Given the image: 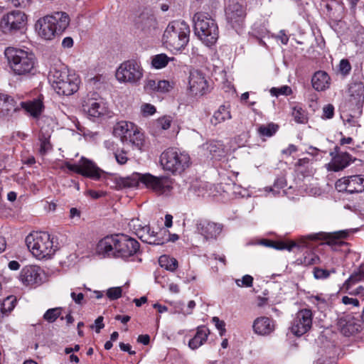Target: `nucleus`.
Returning a JSON list of instances; mask_svg holds the SVG:
<instances>
[{
	"instance_id": "f257e3e1",
	"label": "nucleus",
	"mask_w": 364,
	"mask_h": 364,
	"mask_svg": "<svg viewBox=\"0 0 364 364\" xmlns=\"http://www.w3.org/2000/svg\"><path fill=\"white\" fill-rule=\"evenodd\" d=\"M139 242L125 235L107 236L99 241L97 252L104 257L127 259L139 250Z\"/></svg>"
},
{
	"instance_id": "f03ea898",
	"label": "nucleus",
	"mask_w": 364,
	"mask_h": 364,
	"mask_svg": "<svg viewBox=\"0 0 364 364\" xmlns=\"http://www.w3.org/2000/svg\"><path fill=\"white\" fill-rule=\"evenodd\" d=\"M70 23L69 16L65 12H55L40 18L36 23L39 36L50 41L61 35Z\"/></svg>"
},
{
	"instance_id": "7ed1b4c3",
	"label": "nucleus",
	"mask_w": 364,
	"mask_h": 364,
	"mask_svg": "<svg viewBox=\"0 0 364 364\" xmlns=\"http://www.w3.org/2000/svg\"><path fill=\"white\" fill-rule=\"evenodd\" d=\"M5 55L16 75H24L31 73L34 70L36 58L32 53L10 47L6 49Z\"/></svg>"
},
{
	"instance_id": "20e7f679",
	"label": "nucleus",
	"mask_w": 364,
	"mask_h": 364,
	"mask_svg": "<svg viewBox=\"0 0 364 364\" xmlns=\"http://www.w3.org/2000/svg\"><path fill=\"white\" fill-rule=\"evenodd\" d=\"M190 28L182 21H173L166 27L163 41L171 50H180L185 48L189 41Z\"/></svg>"
},
{
	"instance_id": "39448f33",
	"label": "nucleus",
	"mask_w": 364,
	"mask_h": 364,
	"mask_svg": "<svg viewBox=\"0 0 364 364\" xmlns=\"http://www.w3.org/2000/svg\"><path fill=\"white\" fill-rule=\"evenodd\" d=\"M196 35L208 46L214 45L218 38V28L215 21L203 13L193 16Z\"/></svg>"
},
{
	"instance_id": "423d86ee",
	"label": "nucleus",
	"mask_w": 364,
	"mask_h": 364,
	"mask_svg": "<svg viewBox=\"0 0 364 364\" xmlns=\"http://www.w3.org/2000/svg\"><path fill=\"white\" fill-rule=\"evenodd\" d=\"M49 76L54 90L60 95L69 96L78 90L80 79L75 74L53 68L50 70Z\"/></svg>"
},
{
	"instance_id": "0eeeda50",
	"label": "nucleus",
	"mask_w": 364,
	"mask_h": 364,
	"mask_svg": "<svg viewBox=\"0 0 364 364\" xmlns=\"http://www.w3.org/2000/svg\"><path fill=\"white\" fill-rule=\"evenodd\" d=\"M160 163L165 171L181 174L189 166L190 156L176 148H168L161 154Z\"/></svg>"
},
{
	"instance_id": "6e6552de",
	"label": "nucleus",
	"mask_w": 364,
	"mask_h": 364,
	"mask_svg": "<svg viewBox=\"0 0 364 364\" xmlns=\"http://www.w3.org/2000/svg\"><path fill=\"white\" fill-rule=\"evenodd\" d=\"M26 243L34 257L38 259L49 257L54 254L55 249L48 232H36L26 237Z\"/></svg>"
},
{
	"instance_id": "1a4fd4ad",
	"label": "nucleus",
	"mask_w": 364,
	"mask_h": 364,
	"mask_svg": "<svg viewBox=\"0 0 364 364\" xmlns=\"http://www.w3.org/2000/svg\"><path fill=\"white\" fill-rule=\"evenodd\" d=\"M143 73L140 63L131 59L121 63L116 71V77L119 82L135 85L142 78Z\"/></svg>"
},
{
	"instance_id": "9d476101",
	"label": "nucleus",
	"mask_w": 364,
	"mask_h": 364,
	"mask_svg": "<svg viewBox=\"0 0 364 364\" xmlns=\"http://www.w3.org/2000/svg\"><path fill=\"white\" fill-rule=\"evenodd\" d=\"M27 22L26 15L21 11H12L4 15L0 21V28L6 34L22 33Z\"/></svg>"
},
{
	"instance_id": "9b49d317",
	"label": "nucleus",
	"mask_w": 364,
	"mask_h": 364,
	"mask_svg": "<svg viewBox=\"0 0 364 364\" xmlns=\"http://www.w3.org/2000/svg\"><path fill=\"white\" fill-rule=\"evenodd\" d=\"M143 185L159 196L168 195L173 189V181L168 176H155L144 173Z\"/></svg>"
},
{
	"instance_id": "f8f14e48",
	"label": "nucleus",
	"mask_w": 364,
	"mask_h": 364,
	"mask_svg": "<svg viewBox=\"0 0 364 364\" xmlns=\"http://www.w3.org/2000/svg\"><path fill=\"white\" fill-rule=\"evenodd\" d=\"M246 16L245 7L235 0H230L225 8V17L230 23L237 31L244 26Z\"/></svg>"
},
{
	"instance_id": "ddd939ff",
	"label": "nucleus",
	"mask_w": 364,
	"mask_h": 364,
	"mask_svg": "<svg viewBox=\"0 0 364 364\" xmlns=\"http://www.w3.org/2000/svg\"><path fill=\"white\" fill-rule=\"evenodd\" d=\"M65 166L71 171L93 180H99L102 174L104 173V171L97 167L93 161L85 157L81 158L78 164L66 163Z\"/></svg>"
},
{
	"instance_id": "4468645a",
	"label": "nucleus",
	"mask_w": 364,
	"mask_h": 364,
	"mask_svg": "<svg viewBox=\"0 0 364 364\" xmlns=\"http://www.w3.org/2000/svg\"><path fill=\"white\" fill-rule=\"evenodd\" d=\"M364 319L361 315L355 316L349 314L338 318L337 326L341 332L346 336H350L360 332L363 329Z\"/></svg>"
},
{
	"instance_id": "2eb2a0df",
	"label": "nucleus",
	"mask_w": 364,
	"mask_h": 364,
	"mask_svg": "<svg viewBox=\"0 0 364 364\" xmlns=\"http://www.w3.org/2000/svg\"><path fill=\"white\" fill-rule=\"evenodd\" d=\"M313 314L309 309H304L297 312L292 321L291 331L296 336H301L307 333L312 326Z\"/></svg>"
},
{
	"instance_id": "dca6fc26",
	"label": "nucleus",
	"mask_w": 364,
	"mask_h": 364,
	"mask_svg": "<svg viewBox=\"0 0 364 364\" xmlns=\"http://www.w3.org/2000/svg\"><path fill=\"white\" fill-rule=\"evenodd\" d=\"M348 230H340L333 232H319L315 234H310L301 238V244L299 246L306 247L307 243L306 240H326V244L333 245L338 243V240L346 238L348 236Z\"/></svg>"
},
{
	"instance_id": "f3484780",
	"label": "nucleus",
	"mask_w": 364,
	"mask_h": 364,
	"mask_svg": "<svg viewBox=\"0 0 364 364\" xmlns=\"http://www.w3.org/2000/svg\"><path fill=\"white\" fill-rule=\"evenodd\" d=\"M19 279L26 286L38 285L42 282V270L38 266H26L21 271Z\"/></svg>"
},
{
	"instance_id": "a211bd4d",
	"label": "nucleus",
	"mask_w": 364,
	"mask_h": 364,
	"mask_svg": "<svg viewBox=\"0 0 364 364\" xmlns=\"http://www.w3.org/2000/svg\"><path fill=\"white\" fill-rule=\"evenodd\" d=\"M188 84L190 91L195 95H203L208 88V82L204 75L198 70L191 71Z\"/></svg>"
},
{
	"instance_id": "6ab92c4d",
	"label": "nucleus",
	"mask_w": 364,
	"mask_h": 364,
	"mask_svg": "<svg viewBox=\"0 0 364 364\" xmlns=\"http://www.w3.org/2000/svg\"><path fill=\"white\" fill-rule=\"evenodd\" d=\"M342 185L345 186L343 188V190L351 193L363 192L364 191V176L355 175L339 179L336 182V186L341 187Z\"/></svg>"
},
{
	"instance_id": "aec40b11",
	"label": "nucleus",
	"mask_w": 364,
	"mask_h": 364,
	"mask_svg": "<svg viewBox=\"0 0 364 364\" xmlns=\"http://www.w3.org/2000/svg\"><path fill=\"white\" fill-rule=\"evenodd\" d=\"M223 225L208 220L197 223V230L206 240L215 239L222 232Z\"/></svg>"
},
{
	"instance_id": "412c9836",
	"label": "nucleus",
	"mask_w": 364,
	"mask_h": 364,
	"mask_svg": "<svg viewBox=\"0 0 364 364\" xmlns=\"http://www.w3.org/2000/svg\"><path fill=\"white\" fill-rule=\"evenodd\" d=\"M135 24L137 29L141 31L145 34H148L156 29L157 22L153 14L143 12L136 18Z\"/></svg>"
},
{
	"instance_id": "4be33fe9",
	"label": "nucleus",
	"mask_w": 364,
	"mask_h": 364,
	"mask_svg": "<svg viewBox=\"0 0 364 364\" xmlns=\"http://www.w3.org/2000/svg\"><path fill=\"white\" fill-rule=\"evenodd\" d=\"M339 148L335 147V152H331L333 157L332 162L330 164L329 169L333 171H339L347 167L351 161V156L345 152L338 154Z\"/></svg>"
},
{
	"instance_id": "5701e85b",
	"label": "nucleus",
	"mask_w": 364,
	"mask_h": 364,
	"mask_svg": "<svg viewBox=\"0 0 364 364\" xmlns=\"http://www.w3.org/2000/svg\"><path fill=\"white\" fill-rule=\"evenodd\" d=\"M20 110L17 102L11 96L0 93V117H9Z\"/></svg>"
},
{
	"instance_id": "b1692460",
	"label": "nucleus",
	"mask_w": 364,
	"mask_h": 364,
	"mask_svg": "<svg viewBox=\"0 0 364 364\" xmlns=\"http://www.w3.org/2000/svg\"><path fill=\"white\" fill-rule=\"evenodd\" d=\"M82 110L89 117L97 118L104 114L105 107L96 98L87 97L82 102Z\"/></svg>"
},
{
	"instance_id": "393cba45",
	"label": "nucleus",
	"mask_w": 364,
	"mask_h": 364,
	"mask_svg": "<svg viewBox=\"0 0 364 364\" xmlns=\"http://www.w3.org/2000/svg\"><path fill=\"white\" fill-rule=\"evenodd\" d=\"M253 330L259 335H269L274 329V321L268 317L261 316L256 318L253 323Z\"/></svg>"
},
{
	"instance_id": "a878e982",
	"label": "nucleus",
	"mask_w": 364,
	"mask_h": 364,
	"mask_svg": "<svg viewBox=\"0 0 364 364\" xmlns=\"http://www.w3.org/2000/svg\"><path fill=\"white\" fill-rule=\"evenodd\" d=\"M135 125L129 122L121 121L115 124L113 128V134L119 137L122 143H124L127 137H130V133L133 132Z\"/></svg>"
},
{
	"instance_id": "bb28decb",
	"label": "nucleus",
	"mask_w": 364,
	"mask_h": 364,
	"mask_svg": "<svg viewBox=\"0 0 364 364\" xmlns=\"http://www.w3.org/2000/svg\"><path fill=\"white\" fill-rule=\"evenodd\" d=\"M313 87L317 91H323L329 87L330 77L324 71H317L311 79Z\"/></svg>"
},
{
	"instance_id": "cd10ccee",
	"label": "nucleus",
	"mask_w": 364,
	"mask_h": 364,
	"mask_svg": "<svg viewBox=\"0 0 364 364\" xmlns=\"http://www.w3.org/2000/svg\"><path fill=\"white\" fill-rule=\"evenodd\" d=\"M350 100L358 107L362 105L364 102V85L361 82H353L350 85Z\"/></svg>"
},
{
	"instance_id": "c85d7f7f",
	"label": "nucleus",
	"mask_w": 364,
	"mask_h": 364,
	"mask_svg": "<svg viewBox=\"0 0 364 364\" xmlns=\"http://www.w3.org/2000/svg\"><path fill=\"white\" fill-rule=\"evenodd\" d=\"M210 331L204 326L197 328L196 334L189 341L188 346L191 349H196L202 346L207 340Z\"/></svg>"
},
{
	"instance_id": "c756f323",
	"label": "nucleus",
	"mask_w": 364,
	"mask_h": 364,
	"mask_svg": "<svg viewBox=\"0 0 364 364\" xmlns=\"http://www.w3.org/2000/svg\"><path fill=\"white\" fill-rule=\"evenodd\" d=\"M144 174L134 173L125 178H119L117 180V185L120 188H134L139 186V183L143 184Z\"/></svg>"
},
{
	"instance_id": "7c9ffc66",
	"label": "nucleus",
	"mask_w": 364,
	"mask_h": 364,
	"mask_svg": "<svg viewBox=\"0 0 364 364\" xmlns=\"http://www.w3.org/2000/svg\"><path fill=\"white\" fill-rule=\"evenodd\" d=\"M18 106L20 109L23 108L27 112H28L32 117L35 118H37L41 115L43 108L42 102L38 100L28 102H21Z\"/></svg>"
},
{
	"instance_id": "2f4dec72",
	"label": "nucleus",
	"mask_w": 364,
	"mask_h": 364,
	"mask_svg": "<svg viewBox=\"0 0 364 364\" xmlns=\"http://www.w3.org/2000/svg\"><path fill=\"white\" fill-rule=\"evenodd\" d=\"M256 244L267 247H272L279 250H287L289 251H291L293 247L298 245L297 243L294 241L289 242H274L267 239L260 240Z\"/></svg>"
},
{
	"instance_id": "473e14b6",
	"label": "nucleus",
	"mask_w": 364,
	"mask_h": 364,
	"mask_svg": "<svg viewBox=\"0 0 364 364\" xmlns=\"http://www.w3.org/2000/svg\"><path fill=\"white\" fill-rule=\"evenodd\" d=\"M51 133L48 129L42 127L38 134V140L40 141V153L41 155L46 154L48 151L52 149V145L50 141Z\"/></svg>"
},
{
	"instance_id": "72a5a7b5",
	"label": "nucleus",
	"mask_w": 364,
	"mask_h": 364,
	"mask_svg": "<svg viewBox=\"0 0 364 364\" xmlns=\"http://www.w3.org/2000/svg\"><path fill=\"white\" fill-rule=\"evenodd\" d=\"M231 117L229 107L225 105H220L218 109L214 112L211 119V123L215 126L227 119H231Z\"/></svg>"
},
{
	"instance_id": "f704fd0d",
	"label": "nucleus",
	"mask_w": 364,
	"mask_h": 364,
	"mask_svg": "<svg viewBox=\"0 0 364 364\" xmlns=\"http://www.w3.org/2000/svg\"><path fill=\"white\" fill-rule=\"evenodd\" d=\"M124 144H129L132 147L141 149L144 145L143 134L140 133L136 126L133 129V132L130 133V137H127Z\"/></svg>"
},
{
	"instance_id": "c9c22d12",
	"label": "nucleus",
	"mask_w": 364,
	"mask_h": 364,
	"mask_svg": "<svg viewBox=\"0 0 364 364\" xmlns=\"http://www.w3.org/2000/svg\"><path fill=\"white\" fill-rule=\"evenodd\" d=\"M250 34L251 38L257 41L260 46H266L264 38L268 37V31L264 27H255Z\"/></svg>"
},
{
	"instance_id": "e433bc0d",
	"label": "nucleus",
	"mask_w": 364,
	"mask_h": 364,
	"mask_svg": "<svg viewBox=\"0 0 364 364\" xmlns=\"http://www.w3.org/2000/svg\"><path fill=\"white\" fill-rule=\"evenodd\" d=\"M160 266L170 272H174L178 268V261L168 255H161L159 259Z\"/></svg>"
},
{
	"instance_id": "4c0bfd02",
	"label": "nucleus",
	"mask_w": 364,
	"mask_h": 364,
	"mask_svg": "<svg viewBox=\"0 0 364 364\" xmlns=\"http://www.w3.org/2000/svg\"><path fill=\"white\" fill-rule=\"evenodd\" d=\"M279 126L272 122L267 124L259 125L257 129V133L261 137H271L278 130Z\"/></svg>"
},
{
	"instance_id": "58836bf2",
	"label": "nucleus",
	"mask_w": 364,
	"mask_h": 364,
	"mask_svg": "<svg viewBox=\"0 0 364 364\" xmlns=\"http://www.w3.org/2000/svg\"><path fill=\"white\" fill-rule=\"evenodd\" d=\"M291 116L296 123L305 124L308 122L306 111L299 105L292 107Z\"/></svg>"
},
{
	"instance_id": "ea45409f",
	"label": "nucleus",
	"mask_w": 364,
	"mask_h": 364,
	"mask_svg": "<svg viewBox=\"0 0 364 364\" xmlns=\"http://www.w3.org/2000/svg\"><path fill=\"white\" fill-rule=\"evenodd\" d=\"M173 58H169L164 53L156 55L152 57L151 65L156 69H161L166 67Z\"/></svg>"
},
{
	"instance_id": "a19ab883",
	"label": "nucleus",
	"mask_w": 364,
	"mask_h": 364,
	"mask_svg": "<svg viewBox=\"0 0 364 364\" xmlns=\"http://www.w3.org/2000/svg\"><path fill=\"white\" fill-rule=\"evenodd\" d=\"M205 149L208 150L213 156H220L223 152L222 144L219 141H211L203 144Z\"/></svg>"
},
{
	"instance_id": "79ce46f5",
	"label": "nucleus",
	"mask_w": 364,
	"mask_h": 364,
	"mask_svg": "<svg viewBox=\"0 0 364 364\" xmlns=\"http://www.w3.org/2000/svg\"><path fill=\"white\" fill-rule=\"evenodd\" d=\"M62 314V308L56 307L53 309H49L46 311L43 315V318L48 323H53L56 321V319L59 317H61Z\"/></svg>"
},
{
	"instance_id": "37998d69",
	"label": "nucleus",
	"mask_w": 364,
	"mask_h": 364,
	"mask_svg": "<svg viewBox=\"0 0 364 364\" xmlns=\"http://www.w3.org/2000/svg\"><path fill=\"white\" fill-rule=\"evenodd\" d=\"M362 280H363V278L360 276V274H358V271L355 269L350 275V277L345 282L343 288L348 291L354 284Z\"/></svg>"
},
{
	"instance_id": "c03bdc74",
	"label": "nucleus",
	"mask_w": 364,
	"mask_h": 364,
	"mask_svg": "<svg viewBox=\"0 0 364 364\" xmlns=\"http://www.w3.org/2000/svg\"><path fill=\"white\" fill-rule=\"evenodd\" d=\"M174 83L171 82L168 80H159L157 82V92H168L173 88Z\"/></svg>"
},
{
	"instance_id": "a18cd8bd",
	"label": "nucleus",
	"mask_w": 364,
	"mask_h": 364,
	"mask_svg": "<svg viewBox=\"0 0 364 364\" xmlns=\"http://www.w3.org/2000/svg\"><path fill=\"white\" fill-rule=\"evenodd\" d=\"M142 240L150 245H161L166 243V240H164V238L156 236V235L154 234V231L151 232V234L149 235L148 239Z\"/></svg>"
},
{
	"instance_id": "49530a36",
	"label": "nucleus",
	"mask_w": 364,
	"mask_h": 364,
	"mask_svg": "<svg viewBox=\"0 0 364 364\" xmlns=\"http://www.w3.org/2000/svg\"><path fill=\"white\" fill-rule=\"evenodd\" d=\"M272 95L278 97L281 95H289L291 93V89L287 85L281 87L280 88L272 87L270 90Z\"/></svg>"
},
{
	"instance_id": "de8ad7c7",
	"label": "nucleus",
	"mask_w": 364,
	"mask_h": 364,
	"mask_svg": "<svg viewBox=\"0 0 364 364\" xmlns=\"http://www.w3.org/2000/svg\"><path fill=\"white\" fill-rule=\"evenodd\" d=\"M122 289L121 287H112L107 289V296L111 300H115L121 297Z\"/></svg>"
},
{
	"instance_id": "09e8293b",
	"label": "nucleus",
	"mask_w": 364,
	"mask_h": 364,
	"mask_svg": "<svg viewBox=\"0 0 364 364\" xmlns=\"http://www.w3.org/2000/svg\"><path fill=\"white\" fill-rule=\"evenodd\" d=\"M320 262V259L318 255L314 253L310 252L308 253L304 258L303 263L305 265H313L318 264Z\"/></svg>"
},
{
	"instance_id": "8fccbe9b",
	"label": "nucleus",
	"mask_w": 364,
	"mask_h": 364,
	"mask_svg": "<svg viewBox=\"0 0 364 364\" xmlns=\"http://www.w3.org/2000/svg\"><path fill=\"white\" fill-rule=\"evenodd\" d=\"M331 272L318 267L314 269V276L317 279H324L329 277Z\"/></svg>"
},
{
	"instance_id": "3c124183",
	"label": "nucleus",
	"mask_w": 364,
	"mask_h": 364,
	"mask_svg": "<svg viewBox=\"0 0 364 364\" xmlns=\"http://www.w3.org/2000/svg\"><path fill=\"white\" fill-rule=\"evenodd\" d=\"M351 70V65L347 59H342L339 63L340 73L346 76L349 74Z\"/></svg>"
},
{
	"instance_id": "603ef678",
	"label": "nucleus",
	"mask_w": 364,
	"mask_h": 364,
	"mask_svg": "<svg viewBox=\"0 0 364 364\" xmlns=\"http://www.w3.org/2000/svg\"><path fill=\"white\" fill-rule=\"evenodd\" d=\"M235 283L238 287L245 286L247 287H250L252 286L253 277L249 274H246L241 280L236 279Z\"/></svg>"
},
{
	"instance_id": "864d4df0",
	"label": "nucleus",
	"mask_w": 364,
	"mask_h": 364,
	"mask_svg": "<svg viewBox=\"0 0 364 364\" xmlns=\"http://www.w3.org/2000/svg\"><path fill=\"white\" fill-rule=\"evenodd\" d=\"M114 157L117 163L120 165L125 164L128 161V157L127 156V152L124 150L119 151L118 150L114 153Z\"/></svg>"
},
{
	"instance_id": "5fc2aeb1",
	"label": "nucleus",
	"mask_w": 364,
	"mask_h": 364,
	"mask_svg": "<svg viewBox=\"0 0 364 364\" xmlns=\"http://www.w3.org/2000/svg\"><path fill=\"white\" fill-rule=\"evenodd\" d=\"M213 323L215 324V327L220 331V336H223L226 330H225V323L220 320V318L217 316H214L212 318Z\"/></svg>"
},
{
	"instance_id": "6e6d98bb",
	"label": "nucleus",
	"mask_w": 364,
	"mask_h": 364,
	"mask_svg": "<svg viewBox=\"0 0 364 364\" xmlns=\"http://www.w3.org/2000/svg\"><path fill=\"white\" fill-rule=\"evenodd\" d=\"M144 88V90L148 93H150L154 91L157 92V82L154 80H148L146 81Z\"/></svg>"
},
{
	"instance_id": "4d7b16f0",
	"label": "nucleus",
	"mask_w": 364,
	"mask_h": 364,
	"mask_svg": "<svg viewBox=\"0 0 364 364\" xmlns=\"http://www.w3.org/2000/svg\"><path fill=\"white\" fill-rule=\"evenodd\" d=\"M171 120L168 117L159 119L156 122V127L164 130H166L171 127Z\"/></svg>"
},
{
	"instance_id": "13d9d810",
	"label": "nucleus",
	"mask_w": 364,
	"mask_h": 364,
	"mask_svg": "<svg viewBox=\"0 0 364 364\" xmlns=\"http://www.w3.org/2000/svg\"><path fill=\"white\" fill-rule=\"evenodd\" d=\"M323 117L326 119H331L333 117L334 107L332 105H328L323 107Z\"/></svg>"
},
{
	"instance_id": "bf43d9fd",
	"label": "nucleus",
	"mask_w": 364,
	"mask_h": 364,
	"mask_svg": "<svg viewBox=\"0 0 364 364\" xmlns=\"http://www.w3.org/2000/svg\"><path fill=\"white\" fill-rule=\"evenodd\" d=\"M9 1L15 7L26 8L31 4V0H9Z\"/></svg>"
},
{
	"instance_id": "052dcab7",
	"label": "nucleus",
	"mask_w": 364,
	"mask_h": 364,
	"mask_svg": "<svg viewBox=\"0 0 364 364\" xmlns=\"http://www.w3.org/2000/svg\"><path fill=\"white\" fill-rule=\"evenodd\" d=\"M105 147L109 150L114 153L117 149V144L112 139L105 140L104 142Z\"/></svg>"
},
{
	"instance_id": "680f3d73",
	"label": "nucleus",
	"mask_w": 364,
	"mask_h": 364,
	"mask_svg": "<svg viewBox=\"0 0 364 364\" xmlns=\"http://www.w3.org/2000/svg\"><path fill=\"white\" fill-rule=\"evenodd\" d=\"M342 302L345 305H353L354 306H359V301L357 299L355 298H350L347 296H344L342 298Z\"/></svg>"
},
{
	"instance_id": "e2e57ef3",
	"label": "nucleus",
	"mask_w": 364,
	"mask_h": 364,
	"mask_svg": "<svg viewBox=\"0 0 364 364\" xmlns=\"http://www.w3.org/2000/svg\"><path fill=\"white\" fill-rule=\"evenodd\" d=\"M71 298L77 304H82L84 300V294L82 293L76 294L75 292H72Z\"/></svg>"
},
{
	"instance_id": "0e129e2a",
	"label": "nucleus",
	"mask_w": 364,
	"mask_h": 364,
	"mask_svg": "<svg viewBox=\"0 0 364 364\" xmlns=\"http://www.w3.org/2000/svg\"><path fill=\"white\" fill-rule=\"evenodd\" d=\"M142 111L149 115L153 114L156 112L154 106L150 104H145L142 106Z\"/></svg>"
},
{
	"instance_id": "69168bd1",
	"label": "nucleus",
	"mask_w": 364,
	"mask_h": 364,
	"mask_svg": "<svg viewBox=\"0 0 364 364\" xmlns=\"http://www.w3.org/2000/svg\"><path fill=\"white\" fill-rule=\"evenodd\" d=\"M103 317L102 316H99L96 318L95 321V331L97 333H100V330L102 328H104L105 325L103 323Z\"/></svg>"
},
{
	"instance_id": "338daca9",
	"label": "nucleus",
	"mask_w": 364,
	"mask_h": 364,
	"mask_svg": "<svg viewBox=\"0 0 364 364\" xmlns=\"http://www.w3.org/2000/svg\"><path fill=\"white\" fill-rule=\"evenodd\" d=\"M73 46V40L71 37H66L62 41V46L65 48H70Z\"/></svg>"
},
{
	"instance_id": "774afa93",
	"label": "nucleus",
	"mask_w": 364,
	"mask_h": 364,
	"mask_svg": "<svg viewBox=\"0 0 364 364\" xmlns=\"http://www.w3.org/2000/svg\"><path fill=\"white\" fill-rule=\"evenodd\" d=\"M150 341V337L149 335H140L137 338V342L142 343L144 345H148Z\"/></svg>"
}]
</instances>
